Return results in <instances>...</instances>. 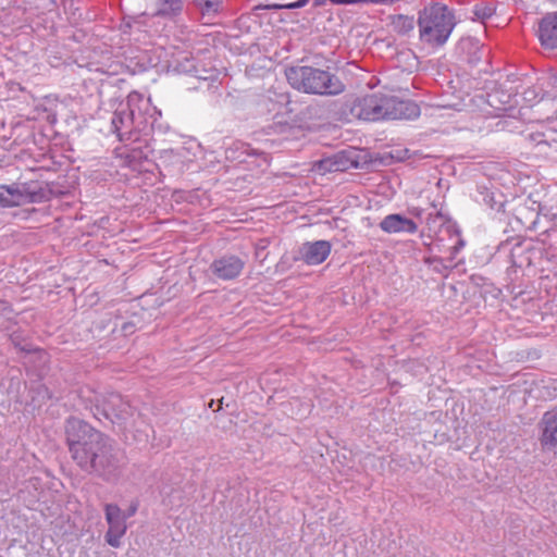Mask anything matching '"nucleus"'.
I'll return each mask as SVG.
<instances>
[{
    "label": "nucleus",
    "mask_w": 557,
    "mask_h": 557,
    "mask_svg": "<svg viewBox=\"0 0 557 557\" xmlns=\"http://www.w3.org/2000/svg\"><path fill=\"white\" fill-rule=\"evenodd\" d=\"M65 434L71 456L82 470L109 484L120 482L127 457L113 440L77 418L66 420Z\"/></svg>",
    "instance_id": "1"
},
{
    "label": "nucleus",
    "mask_w": 557,
    "mask_h": 557,
    "mask_svg": "<svg viewBox=\"0 0 557 557\" xmlns=\"http://www.w3.org/2000/svg\"><path fill=\"white\" fill-rule=\"evenodd\" d=\"M350 113L364 121L413 120L420 115V108L413 101L377 92L356 98Z\"/></svg>",
    "instance_id": "2"
},
{
    "label": "nucleus",
    "mask_w": 557,
    "mask_h": 557,
    "mask_svg": "<svg viewBox=\"0 0 557 557\" xmlns=\"http://www.w3.org/2000/svg\"><path fill=\"white\" fill-rule=\"evenodd\" d=\"M286 77L293 88L313 95H339L343 83L327 71L312 66H293L286 71Z\"/></svg>",
    "instance_id": "3"
},
{
    "label": "nucleus",
    "mask_w": 557,
    "mask_h": 557,
    "mask_svg": "<svg viewBox=\"0 0 557 557\" xmlns=\"http://www.w3.org/2000/svg\"><path fill=\"white\" fill-rule=\"evenodd\" d=\"M420 38L431 46L446 42L455 26L454 16L448 7L435 3L424 8L418 20Z\"/></svg>",
    "instance_id": "4"
},
{
    "label": "nucleus",
    "mask_w": 557,
    "mask_h": 557,
    "mask_svg": "<svg viewBox=\"0 0 557 557\" xmlns=\"http://www.w3.org/2000/svg\"><path fill=\"white\" fill-rule=\"evenodd\" d=\"M52 191L39 182L12 183L0 185V208H12L50 200Z\"/></svg>",
    "instance_id": "5"
},
{
    "label": "nucleus",
    "mask_w": 557,
    "mask_h": 557,
    "mask_svg": "<svg viewBox=\"0 0 557 557\" xmlns=\"http://www.w3.org/2000/svg\"><path fill=\"white\" fill-rule=\"evenodd\" d=\"M91 401V411L97 420L102 421L104 419L112 424L124 429L127 428V422L133 411L121 395L116 393H110L108 395L95 394Z\"/></svg>",
    "instance_id": "6"
},
{
    "label": "nucleus",
    "mask_w": 557,
    "mask_h": 557,
    "mask_svg": "<svg viewBox=\"0 0 557 557\" xmlns=\"http://www.w3.org/2000/svg\"><path fill=\"white\" fill-rule=\"evenodd\" d=\"M141 100V94L133 91L127 96L125 106H121L113 114L111 120L112 129L116 133L120 140L129 135L137 123L135 121L134 106Z\"/></svg>",
    "instance_id": "7"
},
{
    "label": "nucleus",
    "mask_w": 557,
    "mask_h": 557,
    "mask_svg": "<svg viewBox=\"0 0 557 557\" xmlns=\"http://www.w3.org/2000/svg\"><path fill=\"white\" fill-rule=\"evenodd\" d=\"M106 520L109 529L106 533V541L112 547L121 546V539L127 531V516L115 504H107L104 506Z\"/></svg>",
    "instance_id": "8"
},
{
    "label": "nucleus",
    "mask_w": 557,
    "mask_h": 557,
    "mask_svg": "<svg viewBox=\"0 0 557 557\" xmlns=\"http://www.w3.org/2000/svg\"><path fill=\"white\" fill-rule=\"evenodd\" d=\"M245 267V261L233 255H225L215 259L210 271L220 280L228 281L237 277Z\"/></svg>",
    "instance_id": "9"
},
{
    "label": "nucleus",
    "mask_w": 557,
    "mask_h": 557,
    "mask_svg": "<svg viewBox=\"0 0 557 557\" xmlns=\"http://www.w3.org/2000/svg\"><path fill=\"white\" fill-rule=\"evenodd\" d=\"M327 240L306 242L299 248V259L309 265L322 263L331 252Z\"/></svg>",
    "instance_id": "10"
},
{
    "label": "nucleus",
    "mask_w": 557,
    "mask_h": 557,
    "mask_svg": "<svg viewBox=\"0 0 557 557\" xmlns=\"http://www.w3.org/2000/svg\"><path fill=\"white\" fill-rule=\"evenodd\" d=\"M541 444L547 449H557V408L546 411L541 421Z\"/></svg>",
    "instance_id": "11"
},
{
    "label": "nucleus",
    "mask_w": 557,
    "mask_h": 557,
    "mask_svg": "<svg viewBox=\"0 0 557 557\" xmlns=\"http://www.w3.org/2000/svg\"><path fill=\"white\" fill-rule=\"evenodd\" d=\"M537 36L545 49H557V12L547 13L540 21Z\"/></svg>",
    "instance_id": "12"
},
{
    "label": "nucleus",
    "mask_w": 557,
    "mask_h": 557,
    "mask_svg": "<svg viewBox=\"0 0 557 557\" xmlns=\"http://www.w3.org/2000/svg\"><path fill=\"white\" fill-rule=\"evenodd\" d=\"M380 228L388 234L395 233H407L413 234L418 230V225L411 219H408L401 214L394 213L386 215L380 222Z\"/></svg>",
    "instance_id": "13"
},
{
    "label": "nucleus",
    "mask_w": 557,
    "mask_h": 557,
    "mask_svg": "<svg viewBox=\"0 0 557 557\" xmlns=\"http://www.w3.org/2000/svg\"><path fill=\"white\" fill-rule=\"evenodd\" d=\"M540 205H537L535 201L531 202V207H528L527 205L519 206L516 209L517 219L527 227L531 230H537L540 228V224L542 219H546L548 215L544 214L541 216L540 212Z\"/></svg>",
    "instance_id": "14"
},
{
    "label": "nucleus",
    "mask_w": 557,
    "mask_h": 557,
    "mask_svg": "<svg viewBox=\"0 0 557 557\" xmlns=\"http://www.w3.org/2000/svg\"><path fill=\"white\" fill-rule=\"evenodd\" d=\"M157 15L172 17L183 10V0H151Z\"/></svg>",
    "instance_id": "15"
},
{
    "label": "nucleus",
    "mask_w": 557,
    "mask_h": 557,
    "mask_svg": "<svg viewBox=\"0 0 557 557\" xmlns=\"http://www.w3.org/2000/svg\"><path fill=\"white\" fill-rule=\"evenodd\" d=\"M416 25L413 16L397 14L391 16V27L400 35H407L412 32Z\"/></svg>",
    "instance_id": "16"
},
{
    "label": "nucleus",
    "mask_w": 557,
    "mask_h": 557,
    "mask_svg": "<svg viewBox=\"0 0 557 557\" xmlns=\"http://www.w3.org/2000/svg\"><path fill=\"white\" fill-rule=\"evenodd\" d=\"M333 160L335 162V171L344 172L351 168H357L358 163L352 157V152L342 150L333 154Z\"/></svg>",
    "instance_id": "17"
},
{
    "label": "nucleus",
    "mask_w": 557,
    "mask_h": 557,
    "mask_svg": "<svg viewBox=\"0 0 557 557\" xmlns=\"http://www.w3.org/2000/svg\"><path fill=\"white\" fill-rule=\"evenodd\" d=\"M509 260L512 267L522 268L525 264L530 263V258L527 253V248L520 243L517 242L510 249Z\"/></svg>",
    "instance_id": "18"
},
{
    "label": "nucleus",
    "mask_w": 557,
    "mask_h": 557,
    "mask_svg": "<svg viewBox=\"0 0 557 557\" xmlns=\"http://www.w3.org/2000/svg\"><path fill=\"white\" fill-rule=\"evenodd\" d=\"M446 222V218L441 213H430L426 218V225L430 233H433L434 235L437 234V226L444 225Z\"/></svg>",
    "instance_id": "19"
},
{
    "label": "nucleus",
    "mask_w": 557,
    "mask_h": 557,
    "mask_svg": "<svg viewBox=\"0 0 557 557\" xmlns=\"http://www.w3.org/2000/svg\"><path fill=\"white\" fill-rule=\"evenodd\" d=\"M335 162L333 160V154L330 156V157H326L320 161L317 162L315 164V171L320 174H326V173H330V172H336L335 171Z\"/></svg>",
    "instance_id": "20"
},
{
    "label": "nucleus",
    "mask_w": 557,
    "mask_h": 557,
    "mask_svg": "<svg viewBox=\"0 0 557 557\" xmlns=\"http://www.w3.org/2000/svg\"><path fill=\"white\" fill-rule=\"evenodd\" d=\"M494 13V9L486 4H479L475 5L473 10V14L475 20H479L481 22H484L485 20L490 18Z\"/></svg>",
    "instance_id": "21"
},
{
    "label": "nucleus",
    "mask_w": 557,
    "mask_h": 557,
    "mask_svg": "<svg viewBox=\"0 0 557 557\" xmlns=\"http://www.w3.org/2000/svg\"><path fill=\"white\" fill-rule=\"evenodd\" d=\"M149 102H150V100L149 99H145L144 96L141 95V100L138 101L134 106V109H135V121L137 122L138 126L143 123V121H140L141 114H143L144 111H146L149 108Z\"/></svg>",
    "instance_id": "22"
},
{
    "label": "nucleus",
    "mask_w": 557,
    "mask_h": 557,
    "mask_svg": "<svg viewBox=\"0 0 557 557\" xmlns=\"http://www.w3.org/2000/svg\"><path fill=\"white\" fill-rule=\"evenodd\" d=\"M220 0H206L198 7L203 14L215 13L219 9Z\"/></svg>",
    "instance_id": "23"
},
{
    "label": "nucleus",
    "mask_w": 557,
    "mask_h": 557,
    "mask_svg": "<svg viewBox=\"0 0 557 557\" xmlns=\"http://www.w3.org/2000/svg\"><path fill=\"white\" fill-rule=\"evenodd\" d=\"M463 246L465 242L462 239H458V243L451 247V259H454L457 256V253L462 249Z\"/></svg>",
    "instance_id": "24"
},
{
    "label": "nucleus",
    "mask_w": 557,
    "mask_h": 557,
    "mask_svg": "<svg viewBox=\"0 0 557 557\" xmlns=\"http://www.w3.org/2000/svg\"><path fill=\"white\" fill-rule=\"evenodd\" d=\"M137 509H138V505L136 503H134L129 506L127 511H123V512L125 513V516H127V519H128L136 513Z\"/></svg>",
    "instance_id": "25"
},
{
    "label": "nucleus",
    "mask_w": 557,
    "mask_h": 557,
    "mask_svg": "<svg viewBox=\"0 0 557 557\" xmlns=\"http://www.w3.org/2000/svg\"><path fill=\"white\" fill-rule=\"evenodd\" d=\"M308 0H298L294 3H290L287 5V8L289 9H299V8H302L307 4Z\"/></svg>",
    "instance_id": "26"
},
{
    "label": "nucleus",
    "mask_w": 557,
    "mask_h": 557,
    "mask_svg": "<svg viewBox=\"0 0 557 557\" xmlns=\"http://www.w3.org/2000/svg\"><path fill=\"white\" fill-rule=\"evenodd\" d=\"M409 212H410L412 215L417 216V218H421V216H422V213H423V210H422L421 208H419V207H413V208H411V209L409 210Z\"/></svg>",
    "instance_id": "27"
},
{
    "label": "nucleus",
    "mask_w": 557,
    "mask_h": 557,
    "mask_svg": "<svg viewBox=\"0 0 557 557\" xmlns=\"http://www.w3.org/2000/svg\"><path fill=\"white\" fill-rule=\"evenodd\" d=\"M543 135H537L536 137L533 138L534 141H536V145H543V144H547V141L545 139L542 138Z\"/></svg>",
    "instance_id": "28"
},
{
    "label": "nucleus",
    "mask_w": 557,
    "mask_h": 557,
    "mask_svg": "<svg viewBox=\"0 0 557 557\" xmlns=\"http://www.w3.org/2000/svg\"><path fill=\"white\" fill-rule=\"evenodd\" d=\"M206 0H194L195 4L197 7H199L201 4V2H205Z\"/></svg>",
    "instance_id": "29"
},
{
    "label": "nucleus",
    "mask_w": 557,
    "mask_h": 557,
    "mask_svg": "<svg viewBox=\"0 0 557 557\" xmlns=\"http://www.w3.org/2000/svg\"><path fill=\"white\" fill-rule=\"evenodd\" d=\"M550 215L557 220V207H556V211L552 212Z\"/></svg>",
    "instance_id": "30"
}]
</instances>
